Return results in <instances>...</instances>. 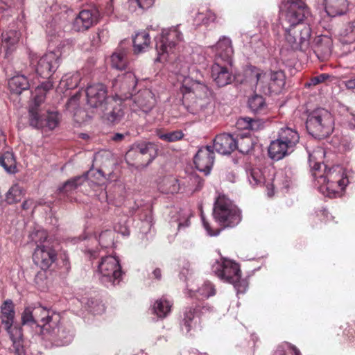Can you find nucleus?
<instances>
[{
  "mask_svg": "<svg viewBox=\"0 0 355 355\" xmlns=\"http://www.w3.org/2000/svg\"><path fill=\"white\" fill-rule=\"evenodd\" d=\"M324 155L323 148L318 147L309 153V161L312 169V175L319 191L329 198L341 196L349 181L345 175L344 168L340 165L328 168L324 163L318 161Z\"/></svg>",
  "mask_w": 355,
  "mask_h": 355,
  "instance_id": "obj_1",
  "label": "nucleus"
},
{
  "mask_svg": "<svg viewBox=\"0 0 355 355\" xmlns=\"http://www.w3.org/2000/svg\"><path fill=\"white\" fill-rule=\"evenodd\" d=\"M182 104L185 109L193 114L202 112L209 105L208 87L200 81L192 78H184L180 87Z\"/></svg>",
  "mask_w": 355,
  "mask_h": 355,
  "instance_id": "obj_2",
  "label": "nucleus"
},
{
  "mask_svg": "<svg viewBox=\"0 0 355 355\" xmlns=\"http://www.w3.org/2000/svg\"><path fill=\"white\" fill-rule=\"evenodd\" d=\"M53 87V83L50 80L43 82L38 85L33 92L34 106L29 110L30 125L36 128H48L53 130L59 123L58 114L51 112L41 115L37 107L44 101L46 92Z\"/></svg>",
  "mask_w": 355,
  "mask_h": 355,
  "instance_id": "obj_3",
  "label": "nucleus"
},
{
  "mask_svg": "<svg viewBox=\"0 0 355 355\" xmlns=\"http://www.w3.org/2000/svg\"><path fill=\"white\" fill-rule=\"evenodd\" d=\"M299 141L300 135L295 129L288 127L280 128L277 138L272 141L269 146L270 157L277 161L283 159L295 150Z\"/></svg>",
  "mask_w": 355,
  "mask_h": 355,
  "instance_id": "obj_4",
  "label": "nucleus"
},
{
  "mask_svg": "<svg viewBox=\"0 0 355 355\" xmlns=\"http://www.w3.org/2000/svg\"><path fill=\"white\" fill-rule=\"evenodd\" d=\"M155 49L157 53V61L168 60L170 55L175 54L183 42V35L179 26L163 29L161 34L155 37Z\"/></svg>",
  "mask_w": 355,
  "mask_h": 355,
  "instance_id": "obj_5",
  "label": "nucleus"
},
{
  "mask_svg": "<svg viewBox=\"0 0 355 355\" xmlns=\"http://www.w3.org/2000/svg\"><path fill=\"white\" fill-rule=\"evenodd\" d=\"M249 182L252 186L265 184L267 194L269 197L274 195L275 189H286L289 187L293 178V172L290 168L279 171L272 179V182L266 181L262 171L259 168H251L247 172Z\"/></svg>",
  "mask_w": 355,
  "mask_h": 355,
  "instance_id": "obj_6",
  "label": "nucleus"
},
{
  "mask_svg": "<svg viewBox=\"0 0 355 355\" xmlns=\"http://www.w3.org/2000/svg\"><path fill=\"white\" fill-rule=\"evenodd\" d=\"M96 263V275L105 286L118 284L121 279L122 271L119 259L113 255L99 254Z\"/></svg>",
  "mask_w": 355,
  "mask_h": 355,
  "instance_id": "obj_7",
  "label": "nucleus"
},
{
  "mask_svg": "<svg viewBox=\"0 0 355 355\" xmlns=\"http://www.w3.org/2000/svg\"><path fill=\"white\" fill-rule=\"evenodd\" d=\"M281 26L295 27L311 16L306 4L302 0H284L280 6Z\"/></svg>",
  "mask_w": 355,
  "mask_h": 355,
  "instance_id": "obj_8",
  "label": "nucleus"
},
{
  "mask_svg": "<svg viewBox=\"0 0 355 355\" xmlns=\"http://www.w3.org/2000/svg\"><path fill=\"white\" fill-rule=\"evenodd\" d=\"M306 126L310 135L321 139L331 134L334 128V120L329 111L318 108L309 114Z\"/></svg>",
  "mask_w": 355,
  "mask_h": 355,
  "instance_id": "obj_9",
  "label": "nucleus"
},
{
  "mask_svg": "<svg viewBox=\"0 0 355 355\" xmlns=\"http://www.w3.org/2000/svg\"><path fill=\"white\" fill-rule=\"evenodd\" d=\"M213 214L216 221L224 227H235L241 220L240 209L225 195L216 198Z\"/></svg>",
  "mask_w": 355,
  "mask_h": 355,
  "instance_id": "obj_10",
  "label": "nucleus"
},
{
  "mask_svg": "<svg viewBox=\"0 0 355 355\" xmlns=\"http://www.w3.org/2000/svg\"><path fill=\"white\" fill-rule=\"evenodd\" d=\"M31 236L37 243V248L33 255L34 262L44 270L49 268L55 261L56 253L46 241V232L44 230H37Z\"/></svg>",
  "mask_w": 355,
  "mask_h": 355,
  "instance_id": "obj_11",
  "label": "nucleus"
},
{
  "mask_svg": "<svg viewBox=\"0 0 355 355\" xmlns=\"http://www.w3.org/2000/svg\"><path fill=\"white\" fill-rule=\"evenodd\" d=\"M59 50L47 52L41 57L31 53L30 63L40 76L49 78L58 68L61 60Z\"/></svg>",
  "mask_w": 355,
  "mask_h": 355,
  "instance_id": "obj_12",
  "label": "nucleus"
},
{
  "mask_svg": "<svg viewBox=\"0 0 355 355\" xmlns=\"http://www.w3.org/2000/svg\"><path fill=\"white\" fill-rule=\"evenodd\" d=\"M254 73L257 83L262 87L266 94H279L285 85V75L282 71L263 72L256 68L252 71Z\"/></svg>",
  "mask_w": 355,
  "mask_h": 355,
  "instance_id": "obj_13",
  "label": "nucleus"
},
{
  "mask_svg": "<svg viewBox=\"0 0 355 355\" xmlns=\"http://www.w3.org/2000/svg\"><path fill=\"white\" fill-rule=\"evenodd\" d=\"M285 40L293 50L306 51L310 46L311 28L309 26L282 27Z\"/></svg>",
  "mask_w": 355,
  "mask_h": 355,
  "instance_id": "obj_14",
  "label": "nucleus"
},
{
  "mask_svg": "<svg viewBox=\"0 0 355 355\" xmlns=\"http://www.w3.org/2000/svg\"><path fill=\"white\" fill-rule=\"evenodd\" d=\"M74 330L69 324H60V322L52 325L43 337L49 340L58 347L69 345L74 338Z\"/></svg>",
  "mask_w": 355,
  "mask_h": 355,
  "instance_id": "obj_15",
  "label": "nucleus"
},
{
  "mask_svg": "<svg viewBox=\"0 0 355 355\" xmlns=\"http://www.w3.org/2000/svg\"><path fill=\"white\" fill-rule=\"evenodd\" d=\"M212 272L221 280L230 284L239 280L241 270L239 266L229 259H221L211 266Z\"/></svg>",
  "mask_w": 355,
  "mask_h": 355,
  "instance_id": "obj_16",
  "label": "nucleus"
},
{
  "mask_svg": "<svg viewBox=\"0 0 355 355\" xmlns=\"http://www.w3.org/2000/svg\"><path fill=\"white\" fill-rule=\"evenodd\" d=\"M100 13L97 8L83 9L71 21V31L76 33H85L97 24Z\"/></svg>",
  "mask_w": 355,
  "mask_h": 355,
  "instance_id": "obj_17",
  "label": "nucleus"
},
{
  "mask_svg": "<svg viewBox=\"0 0 355 355\" xmlns=\"http://www.w3.org/2000/svg\"><path fill=\"white\" fill-rule=\"evenodd\" d=\"M137 84L135 75L128 71L119 75L112 82V87L116 96L119 99H126L132 96V92Z\"/></svg>",
  "mask_w": 355,
  "mask_h": 355,
  "instance_id": "obj_18",
  "label": "nucleus"
},
{
  "mask_svg": "<svg viewBox=\"0 0 355 355\" xmlns=\"http://www.w3.org/2000/svg\"><path fill=\"white\" fill-rule=\"evenodd\" d=\"M122 99L112 97L108 98L105 105L98 110L101 118L110 124L119 123L124 116L125 112Z\"/></svg>",
  "mask_w": 355,
  "mask_h": 355,
  "instance_id": "obj_19",
  "label": "nucleus"
},
{
  "mask_svg": "<svg viewBox=\"0 0 355 355\" xmlns=\"http://www.w3.org/2000/svg\"><path fill=\"white\" fill-rule=\"evenodd\" d=\"M232 64L214 62L211 69L213 81L218 87H224L231 84L234 79L232 71Z\"/></svg>",
  "mask_w": 355,
  "mask_h": 355,
  "instance_id": "obj_20",
  "label": "nucleus"
},
{
  "mask_svg": "<svg viewBox=\"0 0 355 355\" xmlns=\"http://www.w3.org/2000/svg\"><path fill=\"white\" fill-rule=\"evenodd\" d=\"M86 96L87 104L92 107L96 108L98 111L103 107L106 101L111 98L107 97L106 87L101 83L89 85L86 89Z\"/></svg>",
  "mask_w": 355,
  "mask_h": 355,
  "instance_id": "obj_21",
  "label": "nucleus"
},
{
  "mask_svg": "<svg viewBox=\"0 0 355 355\" xmlns=\"http://www.w3.org/2000/svg\"><path fill=\"white\" fill-rule=\"evenodd\" d=\"M35 317L36 324L40 329L42 336L46 334L52 325H55L60 320L58 314L51 311L42 306L35 307Z\"/></svg>",
  "mask_w": 355,
  "mask_h": 355,
  "instance_id": "obj_22",
  "label": "nucleus"
},
{
  "mask_svg": "<svg viewBox=\"0 0 355 355\" xmlns=\"http://www.w3.org/2000/svg\"><path fill=\"white\" fill-rule=\"evenodd\" d=\"M211 48L215 54L214 62L232 63L234 50L232 40L229 37H221Z\"/></svg>",
  "mask_w": 355,
  "mask_h": 355,
  "instance_id": "obj_23",
  "label": "nucleus"
},
{
  "mask_svg": "<svg viewBox=\"0 0 355 355\" xmlns=\"http://www.w3.org/2000/svg\"><path fill=\"white\" fill-rule=\"evenodd\" d=\"M196 168L206 175L210 173L214 162V153L209 146H202L198 150L194 157Z\"/></svg>",
  "mask_w": 355,
  "mask_h": 355,
  "instance_id": "obj_24",
  "label": "nucleus"
},
{
  "mask_svg": "<svg viewBox=\"0 0 355 355\" xmlns=\"http://www.w3.org/2000/svg\"><path fill=\"white\" fill-rule=\"evenodd\" d=\"M58 8L60 11L55 14L52 21L47 26V32L51 35H54L55 33H59L65 27L69 15L73 12L72 10L68 8L67 6L60 7L58 5L54 4L51 9L53 11H56Z\"/></svg>",
  "mask_w": 355,
  "mask_h": 355,
  "instance_id": "obj_25",
  "label": "nucleus"
},
{
  "mask_svg": "<svg viewBox=\"0 0 355 355\" xmlns=\"http://www.w3.org/2000/svg\"><path fill=\"white\" fill-rule=\"evenodd\" d=\"M332 40L325 35L316 37L311 48L318 59L320 61L327 60L331 54Z\"/></svg>",
  "mask_w": 355,
  "mask_h": 355,
  "instance_id": "obj_26",
  "label": "nucleus"
},
{
  "mask_svg": "<svg viewBox=\"0 0 355 355\" xmlns=\"http://www.w3.org/2000/svg\"><path fill=\"white\" fill-rule=\"evenodd\" d=\"M214 148L222 155H230L236 149V140L230 134H220L214 140Z\"/></svg>",
  "mask_w": 355,
  "mask_h": 355,
  "instance_id": "obj_27",
  "label": "nucleus"
},
{
  "mask_svg": "<svg viewBox=\"0 0 355 355\" xmlns=\"http://www.w3.org/2000/svg\"><path fill=\"white\" fill-rule=\"evenodd\" d=\"M134 103L144 112H148L154 107V94L148 89L140 90L132 97Z\"/></svg>",
  "mask_w": 355,
  "mask_h": 355,
  "instance_id": "obj_28",
  "label": "nucleus"
},
{
  "mask_svg": "<svg viewBox=\"0 0 355 355\" xmlns=\"http://www.w3.org/2000/svg\"><path fill=\"white\" fill-rule=\"evenodd\" d=\"M199 306H196L187 308L182 323V331L189 334L191 329L197 327L199 322Z\"/></svg>",
  "mask_w": 355,
  "mask_h": 355,
  "instance_id": "obj_29",
  "label": "nucleus"
},
{
  "mask_svg": "<svg viewBox=\"0 0 355 355\" xmlns=\"http://www.w3.org/2000/svg\"><path fill=\"white\" fill-rule=\"evenodd\" d=\"M136 150L139 152L146 165H149L157 157V147L153 142H137L133 144Z\"/></svg>",
  "mask_w": 355,
  "mask_h": 355,
  "instance_id": "obj_30",
  "label": "nucleus"
},
{
  "mask_svg": "<svg viewBox=\"0 0 355 355\" xmlns=\"http://www.w3.org/2000/svg\"><path fill=\"white\" fill-rule=\"evenodd\" d=\"M158 189L166 194L178 193L181 191V183L180 180L174 176H166L159 182Z\"/></svg>",
  "mask_w": 355,
  "mask_h": 355,
  "instance_id": "obj_31",
  "label": "nucleus"
},
{
  "mask_svg": "<svg viewBox=\"0 0 355 355\" xmlns=\"http://www.w3.org/2000/svg\"><path fill=\"white\" fill-rule=\"evenodd\" d=\"M328 15L336 17L345 13L348 3L347 0H323Z\"/></svg>",
  "mask_w": 355,
  "mask_h": 355,
  "instance_id": "obj_32",
  "label": "nucleus"
},
{
  "mask_svg": "<svg viewBox=\"0 0 355 355\" xmlns=\"http://www.w3.org/2000/svg\"><path fill=\"white\" fill-rule=\"evenodd\" d=\"M181 191L194 192L200 189L203 182L201 178L195 174H189L180 180Z\"/></svg>",
  "mask_w": 355,
  "mask_h": 355,
  "instance_id": "obj_33",
  "label": "nucleus"
},
{
  "mask_svg": "<svg viewBox=\"0 0 355 355\" xmlns=\"http://www.w3.org/2000/svg\"><path fill=\"white\" fill-rule=\"evenodd\" d=\"M87 178L88 173H85L83 175L71 178L58 188L59 193L68 196L73 191L77 189L78 187L83 184L87 181Z\"/></svg>",
  "mask_w": 355,
  "mask_h": 355,
  "instance_id": "obj_34",
  "label": "nucleus"
},
{
  "mask_svg": "<svg viewBox=\"0 0 355 355\" xmlns=\"http://www.w3.org/2000/svg\"><path fill=\"white\" fill-rule=\"evenodd\" d=\"M8 87L12 93L19 94L30 87V83L24 75H17L9 80Z\"/></svg>",
  "mask_w": 355,
  "mask_h": 355,
  "instance_id": "obj_35",
  "label": "nucleus"
},
{
  "mask_svg": "<svg viewBox=\"0 0 355 355\" xmlns=\"http://www.w3.org/2000/svg\"><path fill=\"white\" fill-rule=\"evenodd\" d=\"M172 302L165 297L156 300L153 304V311L159 318H166L171 312Z\"/></svg>",
  "mask_w": 355,
  "mask_h": 355,
  "instance_id": "obj_36",
  "label": "nucleus"
},
{
  "mask_svg": "<svg viewBox=\"0 0 355 355\" xmlns=\"http://www.w3.org/2000/svg\"><path fill=\"white\" fill-rule=\"evenodd\" d=\"M150 38L146 31L137 33L133 38L134 49L136 53L145 51L149 46Z\"/></svg>",
  "mask_w": 355,
  "mask_h": 355,
  "instance_id": "obj_37",
  "label": "nucleus"
},
{
  "mask_svg": "<svg viewBox=\"0 0 355 355\" xmlns=\"http://www.w3.org/2000/svg\"><path fill=\"white\" fill-rule=\"evenodd\" d=\"M263 122L257 119L243 117L238 119L236 126L239 129L257 131L263 128Z\"/></svg>",
  "mask_w": 355,
  "mask_h": 355,
  "instance_id": "obj_38",
  "label": "nucleus"
},
{
  "mask_svg": "<svg viewBox=\"0 0 355 355\" xmlns=\"http://www.w3.org/2000/svg\"><path fill=\"white\" fill-rule=\"evenodd\" d=\"M127 62V51L123 48L118 49L111 56L112 67L116 69H124Z\"/></svg>",
  "mask_w": 355,
  "mask_h": 355,
  "instance_id": "obj_39",
  "label": "nucleus"
},
{
  "mask_svg": "<svg viewBox=\"0 0 355 355\" xmlns=\"http://www.w3.org/2000/svg\"><path fill=\"white\" fill-rule=\"evenodd\" d=\"M1 36L3 45L6 51V54L8 55L12 51V47L18 42L20 33L17 31L10 30L3 33Z\"/></svg>",
  "mask_w": 355,
  "mask_h": 355,
  "instance_id": "obj_40",
  "label": "nucleus"
},
{
  "mask_svg": "<svg viewBox=\"0 0 355 355\" xmlns=\"http://www.w3.org/2000/svg\"><path fill=\"white\" fill-rule=\"evenodd\" d=\"M216 290L210 282H205L201 287L196 291L190 290L191 297H196L200 300L207 299L214 295Z\"/></svg>",
  "mask_w": 355,
  "mask_h": 355,
  "instance_id": "obj_41",
  "label": "nucleus"
},
{
  "mask_svg": "<svg viewBox=\"0 0 355 355\" xmlns=\"http://www.w3.org/2000/svg\"><path fill=\"white\" fill-rule=\"evenodd\" d=\"M192 214L189 209H180L172 218V223L178 225V231L184 229L190 225V218Z\"/></svg>",
  "mask_w": 355,
  "mask_h": 355,
  "instance_id": "obj_42",
  "label": "nucleus"
},
{
  "mask_svg": "<svg viewBox=\"0 0 355 355\" xmlns=\"http://www.w3.org/2000/svg\"><path fill=\"white\" fill-rule=\"evenodd\" d=\"M135 148V146L132 144L127 151L125 156L126 162L129 165L136 166L137 168L147 166V165L144 164V160Z\"/></svg>",
  "mask_w": 355,
  "mask_h": 355,
  "instance_id": "obj_43",
  "label": "nucleus"
},
{
  "mask_svg": "<svg viewBox=\"0 0 355 355\" xmlns=\"http://www.w3.org/2000/svg\"><path fill=\"white\" fill-rule=\"evenodd\" d=\"M1 322L4 325L13 323L15 318L14 304L12 300H6L1 306Z\"/></svg>",
  "mask_w": 355,
  "mask_h": 355,
  "instance_id": "obj_44",
  "label": "nucleus"
},
{
  "mask_svg": "<svg viewBox=\"0 0 355 355\" xmlns=\"http://www.w3.org/2000/svg\"><path fill=\"white\" fill-rule=\"evenodd\" d=\"M80 80V74L78 72L64 75L60 82V87L71 89L76 87Z\"/></svg>",
  "mask_w": 355,
  "mask_h": 355,
  "instance_id": "obj_45",
  "label": "nucleus"
},
{
  "mask_svg": "<svg viewBox=\"0 0 355 355\" xmlns=\"http://www.w3.org/2000/svg\"><path fill=\"white\" fill-rule=\"evenodd\" d=\"M24 193L23 189L19 185L15 184L6 193V200L8 204L15 203L21 200Z\"/></svg>",
  "mask_w": 355,
  "mask_h": 355,
  "instance_id": "obj_46",
  "label": "nucleus"
},
{
  "mask_svg": "<svg viewBox=\"0 0 355 355\" xmlns=\"http://www.w3.org/2000/svg\"><path fill=\"white\" fill-rule=\"evenodd\" d=\"M157 135L160 139L169 143L181 140L184 137L182 131L179 130L166 132L159 130Z\"/></svg>",
  "mask_w": 355,
  "mask_h": 355,
  "instance_id": "obj_47",
  "label": "nucleus"
},
{
  "mask_svg": "<svg viewBox=\"0 0 355 355\" xmlns=\"http://www.w3.org/2000/svg\"><path fill=\"white\" fill-rule=\"evenodd\" d=\"M0 164L9 173H13L16 168L14 155L10 152H6L0 157Z\"/></svg>",
  "mask_w": 355,
  "mask_h": 355,
  "instance_id": "obj_48",
  "label": "nucleus"
},
{
  "mask_svg": "<svg viewBox=\"0 0 355 355\" xmlns=\"http://www.w3.org/2000/svg\"><path fill=\"white\" fill-rule=\"evenodd\" d=\"M274 355H302L300 351L294 345L284 343L279 345L275 351Z\"/></svg>",
  "mask_w": 355,
  "mask_h": 355,
  "instance_id": "obj_49",
  "label": "nucleus"
},
{
  "mask_svg": "<svg viewBox=\"0 0 355 355\" xmlns=\"http://www.w3.org/2000/svg\"><path fill=\"white\" fill-rule=\"evenodd\" d=\"M254 144L252 138L243 137L236 141V148L243 154H248L253 149Z\"/></svg>",
  "mask_w": 355,
  "mask_h": 355,
  "instance_id": "obj_50",
  "label": "nucleus"
},
{
  "mask_svg": "<svg viewBox=\"0 0 355 355\" xmlns=\"http://www.w3.org/2000/svg\"><path fill=\"white\" fill-rule=\"evenodd\" d=\"M175 64L177 68V71L175 72L178 74V80L181 82V86H182V80L184 78H191L187 76L190 70V64L188 62H182L180 58H178Z\"/></svg>",
  "mask_w": 355,
  "mask_h": 355,
  "instance_id": "obj_51",
  "label": "nucleus"
},
{
  "mask_svg": "<svg viewBox=\"0 0 355 355\" xmlns=\"http://www.w3.org/2000/svg\"><path fill=\"white\" fill-rule=\"evenodd\" d=\"M250 109L254 112H259L265 109L266 103L262 96L255 95L248 101Z\"/></svg>",
  "mask_w": 355,
  "mask_h": 355,
  "instance_id": "obj_52",
  "label": "nucleus"
},
{
  "mask_svg": "<svg viewBox=\"0 0 355 355\" xmlns=\"http://www.w3.org/2000/svg\"><path fill=\"white\" fill-rule=\"evenodd\" d=\"M4 327L9 334L12 343L15 340H22V330L20 327L13 325V323H11L10 324L4 325Z\"/></svg>",
  "mask_w": 355,
  "mask_h": 355,
  "instance_id": "obj_53",
  "label": "nucleus"
},
{
  "mask_svg": "<svg viewBox=\"0 0 355 355\" xmlns=\"http://www.w3.org/2000/svg\"><path fill=\"white\" fill-rule=\"evenodd\" d=\"M21 322L24 325L33 326L36 324L35 308L27 307L24 309L21 315Z\"/></svg>",
  "mask_w": 355,
  "mask_h": 355,
  "instance_id": "obj_54",
  "label": "nucleus"
},
{
  "mask_svg": "<svg viewBox=\"0 0 355 355\" xmlns=\"http://www.w3.org/2000/svg\"><path fill=\"white\" fill-rule=\"evenodd\" d=\"M114 233L112 230H107L102 232L98 238L99 244L102 248H108L113 244Z\"/></svg>",
  "mask_w": 355,
  "mask_h": 355,
  "instance_id": "obj_55",
  "label": "nucleus"
},
{
  "mask_svg": "<svg viewBox=\"0 0 355 355\" xmlns=\"http://www.w3.org/2000/svg\"><path fill=\"white\" fill-rule=\"evenodd\" d=\"M215 19V14L210 10H207L206 13L198 12L195 18V21L198 25L200 24H209L214 21Z\"/></svg>",
  "mask_w": 355,
  "mask_h": 355,
  "instance_id": "obj_56",
  "label": "nucleus"
},
{
  "mask_svg": "<svg viewBox=\"0 0 355 355\" xmlns=\"http://www.w3.org/2000/svg\"><path fill=\"white\" fill-rule=\"evenodd\" d=\"M154 1L155 0H128L130 7L132 11L135 10L137 7L141 9H148L153 5Z\"/></svg>",
  "mask_w": 355,
  "mask_h": 355,
  "instance_id": "obj_57",
  "label": "nucleus"
},
{
  "mask_svg": "<svg viewBox=\"0 0 355 355\" xmlns=\"http://www.w3.org/2000/svg\"><path fill=\"white\" fill-rule=\"evenodd\" d=\"M80 94L76 93L71 96L67 103V108L71 112H74L79 106Z\"/></svg>",
  "mask_w": 355,
  "mask_h": 355,
  "instance_id": "obj_58",
  "label": "nucleus"
},
{
  "mask_svg": "<svg viewBox=\"0 0 355 355\" xmlns=\"http://www.w3.org/2000/svg\"><path fill=\"white\" fill-rule=\"evenodd\" d=\"M12 352L15 355H26L22 340H15L12 343Z\"/></svg>",
  "mask_w": 355,
  "mask_h": 355,
  "instance_id": "obj_59",
  "label": "nucleus"
},
{
  "mask_svg": "<svg viewBox=\"0 0 355 355\" xmlns=\"http://www.w3.org/2000/svg\"><path fill=\"white\" fill-rule=\"evenodd\" d=\"M88 306L89 308V311L94 314H99L104 311V306L103 304L98 303L97 302H94V300L89 301Z\"/></svg>",
  "mask_w": 355,
  "mask_h": 355,
  "instance_id": "obj_60",
  "label": "nucleus"
},
{
  "mask_svg": "<svg viewBox=\"0 0 355 355\" xmlns=\"http://www.w3.org/2000/svg\"><path fill=\"white\" fill-rule=\"evenodd\" d=\"M329 75L327 73H321L317 76L312 78L310 82L308 83V85H316L318 84L324 83L329 78Z\"/></svg>",
  "mask_w": 355,
  "mask_h": 355,
  "instance_id": "obj_61",
  "label": "nucleus"
},
{
  "mask_svg": "<svg viewBox=\"0 0 355 355\" xmlns=\"http://www.w3.org/2000/svg\"><path fill=\"white\" fill-rule=\"evenodd\" d=\"M232 284L234 285L238 293H244L248 287L247 282L243 279H241V277L239 278V280Z\"/></svg>",
  "mask_w": 355,
  "mask_h": 355,
  "instance_id": "obj_62",
  "label": "nucleus"
},
{
  "mask_svg": "<svg viewBox=\"0 0 355 355\" xmlns=\"http://www.w3.org/2000/svg\"><path fill=\"white\" fill-rule=\"evenodd\" d=\"M200 216H201V220H202L203 226H204L205 229L206 230V231L207 232L208 234L210 236L218 235L219 234L220 231L217 230L216 232H212V230H211L208 222L206 220L205 216L203 214V212L202 211L200 212Z\"/></svg>",
  "mask_w": 355,
  "mask_h": 355,
  "instance_id": "obj_63",
  "label": "nucleus"
},
{
  "mask_svg": "<svg viewBox=\"0 0 355 355\" xmlns=\"http://www.w3.org/2000/svg\"><path fill=\"white\" fill-rule=\"evenodd\" d=\"M141 221L146 224L148 227H150L153 225V217L151 214V211L148 210L145 214L144 216H141Z\"/></svg>",
  "mask_w": 355,
  "mask_h": 355,
  "instance_id": "obj_64",
  "label": "nucleus"
}]
</instances>
